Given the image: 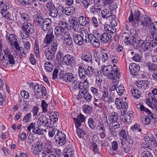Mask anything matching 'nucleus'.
<instances>
[{
    "mask_svg": "<svg viewBox=\"0 0 157 157\" xmlns=\"http://www.w3.org/2000/svg\"><path fill=\"white\" fill-rule=\"evenodd\" d=\"M102 73L104 75L108 77L109 79L113 80L120 78L119 71L118 70H114V68L111 65L101 66Z\"/></svg>",
    "mask_w": 157,
    "mask_h": 157,
    "instance_id": "1",
    "label": "nucleus"
},
{
    "mask_svg": "<svg viewBox=\"0 0 157 157\" xmlns=\"http://www.w3.org/2000/svg\"><path fill=\"white\" fill-rule=\"evenodd\" d=\"M136 107L138 110L142 111L144 114L147 115V116H142L140 120L144 124L146 125H148L150 123L151 120L154 118L153 113L142 105H137Z\"/></svg>",
    "mask_w": 157,
    "mask_h": 157,
    "instance_id": "2",
    "label": "nucleus"
},
{
    "mask_svg": "<svg viewBox=\"0 0 157 157\" xmlns=\"http://www.w3.org/2000/svg\"><path fill=\"white\" fill-rule=\"evenodd\" d=\"M133 32V33H132V34L134 36V38L133 40L135 42L133 46L135 48L138 49L141 47V49L144 51H146L148 50L151 46V42L149 41H146L145 42L144 41L141 40L138 35L136 34L135 32Z\"/></svg>",
    "mask_w": 157,
    "mask_h": 157,
    "instance_id": "3",
    "label": "nucleus"
},
{
    "mask_svg": "<svg viewBox=\"0 0 157 157\" xmlns=\"http://www.w3.org/2000/svg\"><path fill=\"white\" fill-rule=\"evenodd\" d=\"M89 83L87 79H85L82 82H80L78 84L79 91L82 94H83V98L87 101H90L92 98V96L88 93V88Z\"/></svg>",
    "mask_w": 157,
    "mask_h": 157,
    "instance_id": "4",
    "label": "nucleus"
},
{
    "mask_svg": "<svg viewBox=\"0 0 157 157\" xmlns=\"http://www.w3.org/2000/svg\"><path fill=\"white\" fill-rule=\"evenodd\" d=\"M32 85L33 87V90L37 98H40L43 95L45 96L46 95V89L43 85H39L37 84H35L33 83Z\"/></svg>",
    "mask_w": 157,
    "mask_h": 157,
    "instance_id": "5",
    "label": "nucleus"
},
{
    "mask_svg": "<svg viewBox=\"0 0 157 157\" xmlns=\"http://www.w3.org/2000/svg\"><path fill=\"white\" fill-rule=\"evenodd\" d=\"M134 31L136 33V34L138 35L136 30L131 29L130 31V33L132 36V37H130L129 34L126 32H124L123 33L121 36V38L124 41L125 44L132 45L135 43V41L133 40L134 38V36L132 35V33H133Z\"/></svg>",
    "mask_w": 157,
    "mask_h": 157,
    "instance_id": "6",
    "label": "nucleus"
},
{
    "mask_svg": "<svg viewBox=\"0 0 157 157\" xmlns=\"http://www.w3.org/2000/svg\"><path fill=\"white\" fill-rule=\"evenodd\" d=\"M59 78L60 79H62L67 82L73 83L77 80L76 76L70 72L65 73L64 74L61 72L59 73Z\"/></svg>",
    "mask_w": 157,
    "mask_h": 157,
    "instance_id": "7",
    "label": "nucleus"
},
{
    "mask_svg": "<svg viewBox=\"0 0 157 157\" xmlns=\"http://www.w3.org/2000/svg\"><path fill=\"white\" fill-rule=\"evenodd\" d=\"M55 143L58 147L62 146L65 144L66 141V135L61 131H58L54 137Z\"/></svg>",
    "mask_w": 157,
    "mask_h": 157,
    "instance_id": "8",
    "label": "nucleus"
},
{
    "mask_svg": "<svg viewBox=\"0 0 157 157\" xmlns=\"http://www.w3.org/2000/svg\"><path fill=\"white\" fill-rule=\"evenodd\" d=\"M66 22L63 21H60L58 26L56 27L55 30V33L56 37H60V35L65 32H68L65 30L66 29Z\"/></svg>",
    "mask_w": 157,
    "mask_h": 157,
    "instance_id": "9",
    "label": "nucleus"
},
{
    "mask_svg": "<svg viewBox=\"0 0 157 157\" xmlns=\"http://www.w3.org/2000/svg\"><path fill=\"white\" fill-rule=\"evenodd\" d=\"M3 53L2 54V59L6 60L7 62L10 64L13 65L15 63L13 53L11 52L8 49H5L3 51Z\"/></svg>",
    "mask_w": 157,
    "mask_h": 157,
    "instance_id": "10",
    "label": "nucleus"
},
{
    "mask_svg": "<svg viewBox=\"0 0 157 157\" xmlns=\"http://www.w3.org/2000/svg\"><path fill=\"white\" fill-rule=\"evenodd\" d=\"M46 6L50 16L52 18H55L57 16L58 10L52 1L48 2L46 4Z\"/></svg>",
    "mask_w": 157,
    "mask_h": 157,
    "instance_id": "11",
    "label": "nucleus"
},
{
    "mask_svg": "<svg viewBox=\"0 0 157 157\" xmlns=\"http://www.w3.org/2000/svg\"><path fill=\"white\" fill-rule=\"evenodd\" d=\"M21 28L23 30L25 31V35L28 36L32 35L35 31L33 26L29 22L23 23Z\"/></svg>",
    "mask_w": 157,
    "mask_h": 157,
    "instance_id": "12",
    "label": "nucleus"
},
{
    "mask_svg": "<svg viewBox=\"0 0 157 157\" xmlns=\"http://www.w3.org/2000/svg\"><path fill=\"white\" fill-rule=\"evenodd\" d=\"M52 21L49 18L44 19V22L41 26V29L44 31H50L53 30L52 26Z\"/></svg>",
    "mask_w": 157,
    "mask_h": 157,
    "instance_id": "13",
    "label": "nucleus"
},
{
    "mask_svg": "<svg viewBox=\"0 0 157 157\" xmlns=\"http://www.w3.org/2000/svg\"><path fill=\"white\" fill-rule=\"evenodd\" d=\"M90 38L89 39V42H90V44L94 47H98L100 45V39H99L98 37L99 34H97L96 36L94 34L90 33Z\"/></svg>",
    "mask_w": 157,
    "mask_h": 157,
    "instance_id": "14",
    "label": "nucleus"
},
{
    "mask_svg": "<svg viewBox=\"0 0 157 157\" xmlns=\"http://www.w3.org/2000/svg\"><path fill=\"white\" fill-rule=\"evenodd\" d=\"M98 38L100 39V41L103 44L109 43L112 39V36L110 34L104 33L102 35L99 34Z\"/></svg>",
    "mask_w": 157,
    "mask_h": 157,
    "instance_id": "15",
    "label": "nucleus"
},
{
    "mask_svg": "<svg viewBox=\"0 0 157 157\" xmlns=\"http://www.w3.org/2000/svg\"><path fill=\"white\" fill-rule=\"evenodd\" d=\"M130 74L133 76L138 75L140 69L139 65L136 63H132L129 67Z\"/></svg>",
    "mask_w": 157,
    "mask_h": 157,
    "instance_id": "16",
    "label": "nucleus"
},
{
    "mask_svg": "<svg viewBox=\"0 0 157 157\" xmlns=\"http://www.w3.org/2000/svg\"><path fill=\"white\" fill-rule=\"evenodd\" d=\"M35 144V147L32 149L31 151L34 155L40 157V155L43 149V144L39 142H37Z\"/></svg>",
    "mask_w": 157,
    "mask_h": 157,
    "instance_id": "17",
    "label": "nucleus"
},
{
    "mask_svg": "<svg viewBox=\"0 0 157 157\" xmlns=\"http://www.w3.org/2000/svg\"><path fill=\"white\" fill-rule=\"evenodd\" d=\"M52 152L53 151L51 146L49 144H46L42 151L40 155V157H47L46 156L52 154Z\"/></svg>",
    "mask_w": 157,
    "mask_h": 157,
    "instance_id": "18",
    "label": "nucleus"
},
{
    "mask_svg": "<svg viewBox=\"0 0 157 157\" xmlns=\"http://www.w3.org/2000/svg\"><path fill=\"white\" fill-rule=\"evenodd\" d=\"M62 61L66 65L70 66H71L75 62L73 56L69 54L64 56L62 59Z\"/></svg>",
    "mask_w": 157,
    "mask_h": 157,
    "instance_id": "19",
    "label": "nucleus"
},
{
    "mask_svg": "<svg viewBox=\"0 0 157 157\" xmlns=\"http://www.w3.org/2000/svg\"><path fill=\"white\" fill-rule=\"evenodd\" d=\"M48 117L45 116L43 115L40 117L38 121V123L40 126L43 127L44 128L48 127L49 125V122Z\"/></svg>",
    "mask_w": 157,
    "mask_h": 157,
    "instance_id": "20",
    "label": "nucleus"
},
{
    "mask_svg": "<svg viewBox=\"0 0 157 157\" xmlns=\"http://www.w3.org/2000/svg\"><path fill=\"white\" fill-rule=\"evenodd\" d=\"M63 40V43L67 45H70L72 43V40L68 32H65L60 35Z\"/></svg>",
    "mask_w": 157,
    "mask_h": 157,
    "instance_id": "21",
    "label": "nucleus"
},
{
    "mask_svg": "<svg viewBox=\"0 0 157 157\" xmlns=\"http://www.w3.org/2000/svg\"><path fill=\"white\" fill-rule=\"evenodd\" d=\"M92 143L91 144L90 148L95 151L98 150L97 147V144H98L99 137L97 134H94L92 137Z\"/></svg>",
    "mask_w": 157,
    "mask_h": 157,
    "instance_id": "22",
    "label": "nucleus"
},
{
    "mask_svg": "<svg viewBox=\"0 0 157 157\" xmlns=\"http://www.w3.org/2000/svg\"><path fill=\"white\" fill-rule=\"evenodd\" d=\"M152 22V20L149 16L145 15L141 17L140 24L143 26L149 27Z\"/></svg>",
    "mask_w": 157,
    "mask_h": 157,
    "instance_id": "23",
    "label": "nucleus"
},
{
    "mask_svg": "<svg viewBox=\"0 0 157 157\" xmlns=\"http://www.w3.org/2000/svg\"><path fill=\"white\" fill-rule=\"evenodd\" d=\"M34 22L36 25L38 27H40L42 23L44 22V18L40 14H37L33 16Z\"/></svg>",
    "mask_w": 157,
    "mask_h": 157,
    "instance_id": "24",
    "label": "nucleus"
},
{
    "mask_svg": "<svg viewBox=\"0 0 157 157\" xmlns=\"http://www.w3.org/2000/svg\"><path fill=\"white\" fill-rule=\"evenodd\" d=\"M53 30L48 31L44 39V42L47 44H49L52 41L55 37V36L53 34Z\"/></svg>",
    "mask_w": 157,
    "mask_h": 157,
    "instance_id": "25",
    "label": "nucleus"
},
{
    "mask_svg": "<svg viewBox=\"0 0 157 157\" xmlns=\"http://www.w3.org/2000/svg\"><path fill=\"white\" fill-rule=\"evenodd\" d=\"M81 59L88 63H93L92 54L90 52H84L82 56Z\"/></svg>",
    "mask_w": 157,
    "mask_h": 157,
    "instance_id": "26",
    "label": "nucleus"
},
{
    "mask_svg": "<svg viewBox=\"0 0 157 157\" xmlns=\"http://www.w3.org/2000/svg\"><path fill=\"white\" fill-rule=\"evenodd\" d=\"M72 36L73 41L75 44L79 45H82L83 44V39L81 34L74 33Z\"/></svg>",
    "mask_w": 157,
    "mask_h": 157,
    "instance_id": "27",
    "label": "nucleus"
},
{
    "mask_svg": "<svg viewBox=\"0 0 157 157\" xmlns=\"http://www.w3.org/2000/svg\"><path fill=\"white\" fill-rule=\"evenodd\" d=\"M86 68L84 67L83 65H79L78 68V73L80 79H83L86 78Z\"/></svg>",
    "mask_w": 157,
    "mask_h": 157,
    "instance_id": "28",
    "label": "nucleus"
},
{
    "mask_svg": "<svg viewBox=\"0 0 157 157\" xmlns=\"http://www.w3.org/2000/svg\"><path fill=\"white\" fill-rule=\"evenodd\" d=\"M86 75L89 78L97 75L95 69L91 66H89L86 68Z\"/></svg>",
    "mask_w": 157,
    "mask_h": 157,
    "instance_id": "29",
    "label": "nucleus"
},
{
    "mask_svg": "<svg viewBox=\"0 0 157 157\" xmlns=\"http://www.w3.org/2000/svg\"><path fill=\"white\" fill-rule=\"evenodd\" d=\"M80 34L83 39V42L84 41L86 43H89L90 33L89 34L88 32L86 30H82L80 32Z\"/></svg>",
    "mask_w": 157,
    "mask_h": 157,
    "instance_id": "30",
    "label": "nucleus"
},
{
    "mask_svg": "<svg viewBox=\"0 0 157 157\" xmlns=\"http://www.w3.org/2000/svg\"><path fill=\"white\" fill-rule=\"evenodd\" d=\"M132 116L128 114L124 113L121 115L120 119L121 120L126 124H130L132 121Z\"/></svg>",
    "mask_w": 157,
    "mask_h": 157,
    "instance_id": "31",
    "label": "nucleus"
},
{
    "mask_svg": "<svg viewBox=\"0 0 157 157\" xmlns=\"http://www.w3.org/2000/svg\"><path fill=\"white\" fill-rule=\"evenodd\" d=\"M99 98V99L95 98L93 102L94 104L96 107L102 108L103 106V104L105 103L106 101L104 100V99L100 97Z\"/></svg>",
    "mask_w": 157,
    "mask_h": 157,
    "instance_id": "32",
    "label": "nucleus"
},
{
    "mask_svg": "<svg viewBox=\"0 0 157 157\" xmlns=\"http://www.w3.org/2000/svg\"><path fill=\"white\" fill-rule=\"evenodd\" d=\"M148 81L147 80L140 81L136 83V85L140 89L146 90L149 87Z\"/></svg>",
    "mask_w": 157,
    "mask_h": 157,
    "instance_id": "33",
    "label": "nucleus"
},
{
    "mask_svg": "<svg viewBox=\"0 0 157 157\" xmlns=\"http://www.w3.org/2000/svg\"><path fill=\"white\" fill-rule=\"evenodd\" d=\"M119 126L120 125L119 124H118V125H115L113 126H109V130L110 131V133L113 136H117L118 134V130H119V129L120 128Z\"/></svg>",
    "mask_w": 157,
    "mask_h": 157,
    "instance_id": "34",
    "label": "nucleus"
},
{
    "mask_svg": "<svg viewBox=\"0 0 157 157\" xmlns=\"http://www.w3.org/2000/svg\"><path fill=\"white\" fill-rule=\"evenodd\" d=\"M46 59L48 60H52L55 57V53L52 52L50 48H47L45 49L44 52Z\"/></svg>",
    "mask_w": 157,
    "mask_h": 157,
    "instance_id": "35",
    "label": "nucleus"
},
{
    "mask_svg": "<svg viewBox=\"0 0 157 157\" xmlns=\"http://www.w3.org/2000/svg\"><path fill=\"white\" fill-rule=\"evenodd\" d=\"M79 24L82 26H85L89 23V17L85 16H80L78 18Z\"/></svg>",
    "mask_w": 157,
    "mask_h": 157,
    "instance_id": "36",
    "label": "nucleus"
},
{
    "mask_svg": "<svg viewBox=\"0 0 157 157\" xmlns=\"http://www.w3.org/2000/svg\"><path fill=\"white\" fill-rule=\"evenodd\" d=\"M104 29L107 33L111 34L115 33L116 31V28L109 24H105L104 26Z\"/></svg>",
    "mask_w": 157,
    "mask_h": 157,
    "instance_id": "37",
    "label": "nucleus"
},
{
    "mask_svg": "<svg viewBox=\"0 0 157 157\" xmlns=\"http://www.w3.org/2000/svg\"><path fill=\"white\" fill-rule=\"evenodd\" d=\"M108 119L109 121L112 123L117 122L118 120L117 114L115 112H112L110 113L108 116Z\"/></svg>",
    "mask_w": 157,
    "mask_h": 157,
    "instance_id": "38",
    "label": "nucleus"
},
{
    "mask_svg": "<svg viewBox=\"0 0 157 157\" xmlns=\"http://www.w3.org/2000/svg\"><path fill=\"white\" fill-rule=\"evenodd\" d=\"M75 10V8L73 6H70L64 9L63 12L67 16H70L73 14Z\"/></svg>",
    "mask_w": 157,
    "mask_h": 157,
    "instance_id": "39",
    "label": "nucleus"
},
{
    "mask_svg": "<svg viewBox=\"0 0 157 157\" xmlns=\"http://www.w3.org/2000/svg\"><path fill=\"white\" fill-rule=\"evenodd\" d=\"M82 109L84 113L86 114H89L92 113V107L90 105H84Z\"/></svg>",
    "mask_w": 157,
    "mask_h": 157,
    "instance_id": "40",
    "label": "nucleus"
},
{
    "mask_svg": "<svg viewBox=\"0 0 157 157\" xmlns=\"http://www.w3.org/2000/svg\"><path fill=\"white\" fill-rule=\"evenodd\" d=\"M112 14V12L107 9L103 10L101 12V15L103 18H108L111 16Z\"/></svg>",
    "mask_w": 157,
    "mask_h": 157,
    "instance_id": "41",
    "label": "nucleus"
},
{
    "mask_svg": "<svg viewBox=\"0 0 157 157\" xmlns=\"http://www.w3.org/2000/svg\"><path fill=\"white\" fill-rule=\"evenodd\" d=\"M77 133L78 137L81 139H83L84 136L86 137L87 136L86 132L81 128L77 129Z\"/></svg>",
    "mask_w": 157,
    "mask_h": 157,
    "instance_id": "42",
    "label": "nucleus"
},
{
    "mask_svg": "<svg viewBox=\"0 0 157 157\" xmlns=\"http://www.w3.org/2000/svg\"><path fill=\"white\" fill-rule=\"evenodd\" d=\"M6 40L11 46L13 45V42L17 40V38L13 34H10L9 36L6 35Z\"/></svg>",
    "mask_w": 157,
    "mask_h": 157,
    "instance_id": "43",
    "label": "nucleus"
},
{
    "mask_svg": "<svg viewBox=\"0 0 157 157\" xmlns=\"http://www.w3.org/2000/svg\"><path fill=\"white\" fill-rule=\"evenodd\" d=\"M140 12L139 10H136L135 11L134 17L135 21H134V23L135 24H140V20H141L140 19L141 18H140Z\"/></svg>",
    "mask_w": 157,
    "mask_h": 157,
    "instance_id": "44",
    "label": "nucleus"
},
{
    "mask_svg": "<svg viewBox=\"0 0 157 157\" xmlns=\"http://www.w3.org/2000/svg\"><path fill=\"white\" fill-rule=\"evenodd\" d=\"M102 6L99 5H95L92 6L90 9L91 12L94 13L96 12H100L101 10Z\"/></svg>",
    "mask_w": 157,
    "mask_h": 157,
    "instance_id": "45",
    "label": "nucleus"
},
{
    "mask_svg": "<svg viewBox=\"0 0 157 157\" xmlns=\"http://www.w3.org/2000/svg\"><path fill=\"white\" fill-rule=\"evenodd\" d=\"M64 56V54L61 51H58L56 55V59L59 64H61L63 62L62 59Z\"/></svg>",
    "mask_w": 157,
    "mask_h": 157,
    "instance_id": "46",
    "label": "nucleus"
},
{
    "mask_svg": "<svg viewBox=\"0 0 157 157\" xmlns=\"http://www.w3.org/2000/svg\"><path fill=\"white\" fill-rule=\"evenodd\" d=\"M88 124L89 127L92 130H94L96 126V122L92 118H90L88 120Z\"/></svg>",
    "mask_w": 157,
    "mask_h": 157,
    "instance_id": "47",
    "label": "nucleus"
},
{
    "mask_svg": "<svg viewBox=\"0 0 157 157\" xmlns=\"http://www.w3.org/2000/svg\"><path fill=\"white\" fill-rule=\"evenodd\" d=\"M1 13L6 19L9 20H10L9 12L7 11V8H5V9H2L1 10Z\"/></svg>",
    "mask_w": 157,
    "mask_h": 157,
    "instance_id": "48",
    "label": "nucleus"
},
{
    "mask_svg": "<svg viewBox=\"0 0 157 157\" xmlns=\"http://www.w3.org/2000/svg\"><path fill=\"white\" fill-rule=\"evenodd\" d=\"M45 69L48 72H51L53 69V65L50 62H46L44 64Z\"/></svg>",
    "mask_w": 157,
    "mask_h": 157,
    "instance_id": "49",
    "label": "nucleus"
},
{
    "mask_svg": "<svg viewBox=\"0 0 157 157\" xmlns=\"http://www.w3.org/2000/svg\"><path fill=\"white\" fill-rule=\"evenodd\" d=\"M58 131H59L58 129L54 127H49L48 134L49 137H52L54 136L56 133Z\"/></svg>",
    "mask_w": 157,
    "mask_h": 157,
    "instance_id": "50",
    "label": "nucleus"
},
{
    "mask_svg": "<svg viewBox=\"0 0 157 157\" xmlns=\"http://www.w3.org/2000/svg\"><path fill=\"white\" fill-rule=\"evenodd\" d=\"M118 145L116 141H114L112 143V149L110 148V150L109 153L112 155H114L115 153L113 152V151H115L118 148Z\"/></svg>",
    "mask_w": 157,
    "mask_h": 157,
    "instance_id": "51",
    "label": "nucleus"
},
{
    "mask_svg": "<svg viewBox=\"0 0 157 157\" xmlns=\"http://www.w3.org/2000/svg\"><path fill=\"white\" fill-rule=\"evenodd\" d=\"M148 67L149 70L152 73L157 72V64L149 63Z\"/></svg>",
    "mask_w": 157,
    "mask_h": 157,
    "instance_id": "52",
    "label": "nucleus"
},
{
    "mask_svg": "<svg viewBox=\"0 0 157 157\" xmlns=\"http://www.w3.org/2000/svg\"><path fill=\"white\" fill-rule=\"evenodd\" d=\"M20 14L21 20L24 22H28L30 20V17L28 14L20 13Z\"/></svg>",
    "mask_w": 157,
    "mask_h": 157,
    "instance_id": "53",
    "label": "nucleus"
},
{
    "mask_svg": "<svg viewBox=\"0 0 157 157\" xmlns=\"http://www.w3.org/2000/svg\"><path fill=\"white\" fill-rule=\"evenodd\" d=\"M36 127H35L33 129V132L36 134H42L44 133L43 130L39 128V127L40 126L36 124Z\"/></svg>",
    "mask_w": 157,
    "mask_h": 157,
    "instance_id": "54",
    "label": "nucleus"
},
{
    "mask_svg": "<svg viewBox=\"0 0 157 157\" xmlns=\"http://www.w3.org/2000/svg\"><path fill=\"white\" fill-rule=\"evenodd\" d=\"M48 104L44 100H42L41 103V107L44 113H45L48 111Z\"/></svg>",
    "mask_w": 157,
    "mask_h": 157,
    "instance_id": "55",
    "label": "nucleus"
},
{
    "mask_svg": "<svg viewBox=\"0 0 157 157\" xmlns=\"http://www.w3.org/2000/svg\"><path fill=\"white\" fill-rule=\"evenodd\" d=\"M90 91L97 98H100V96H101L100 94L99 93L98 90L97 88L92 87L90 88Z\"/></svg>",
    "mask_w": 157,
    "mask_h": 157,
    "instance_id": "56",
    "label": "nucleus"
},
{
    "mask_svg": "<svg viewBox=\"0 0 157 157\" xmlns=\"http://www.w3.org/2000/svg\"><path fill=\"white\" fill-rule=\"evenodd\" d=\"M141 152L140 157H153L152 153L148 151H143Z\"/></svg>",
    "mask_w": 157,
    "mask_h": 157,
    "instance_id": "57",
    "label": "nucleus"
},
{
    "mask_svg": "<svg viewBox=\"0 0 157 157\" xmlns=\"http://www.w3.org/2000/svg\"><path fill=\"white\" fill-rule=\"evenodd\" d=\"M91 23L92 25L95 28H97L99 26V22L95 17L92 18Z\"/></svg>",
    "mask_w": 157,
    "mask_h": 157,
    "instance_id": "58",
    "label": "nucleus"
},
{
    "mask_svg": "<svg viewBox=\"0 0 157 157\" xmlns=\"http://www.w3.org/2000/svg\"><path fill=\"white\" fill-rule=\"evenodd\" d=\"M17 1L24 7L29 5L32 2V0H17Z\"/></svg>",
    "mask_w": 157,
    "mask_h": 157,
    "instance_id": "59",
    "label": "nucleus"
},
{
    "mask_svg": "<svg viewBox=\"0 0 157 157\" xmlns=\"http://www.w3.org/2000/svg\"><path fill=\"white\" fill-rule=\"evenodd\" d=\"M131 91L132 96L136 98H138L140 97V92L138 90L136 89H132Z\"/></svg>",
    "mask_w": 157,
    "mask_h": 157,
    "instance_id": "60",
    "label": "nucleus"
},
{
    "mask_svg": "<svg viewBox=\"0 0 157 157\" xmlns=\"http://www.w3.org/2000/svg\"><path fill=\"white\" fill-rule=\"evenodd\" d=\"M124 91V87L122 85H120L116 89V92L119 95H122Z\"/></svg>",
    "mask_w": 157,
    "mask_h": 157,
    "instance_id": "61",
    "label": "nucleus"
},
{
    "mask_svg": "<svg viewBox=\"0 0 157 157\" xmlns=\"http://www.w3.org/2000/svg\"><path fill=\"white\" fill-rule=\"evenodd\" d=\"M153 25L155 26V30L156 32L155 34H153V39L154 40V43L155 44H157V21H155L153 22Z\"/></svg>",
    "mask_w": 157,
    "mask_h": 157,
    "instance_id": "62",
    "label": "nucleus"
},
{
    "mask_svg": "<svg viewBox=\"0 0 157 157\" xmlns=\"http://www.w3.org/2000/svg\"><path fill=\"white\" fill-rule=\"evenodd\" d=\"M140 128V126L138 124H136L132 126L131 128V129L132 131L135 132H140L141 129Z\"/></svg>",
    "mask_w": 157,
    "mask_h": 157,
    "instance_id": "63",
    "label": "nucleus"
},
{
    "mask_svg": "<svg viewBox=\"0 0 157 157\" xmlns=\"http://www.w3.org/2000/svg\"><path fill=\"white\" fill-rule=\"evenodd\" d=\"M148 28H149V31L151 33V34L152 35V37H153V34H155L156 31H155V26L153 25L152 22H151V24L150 25Z\"/></svg>",
    "mask_w": 157,
    "mask_h": 157,
    "instance_id": "64",
    "label": "nucleus"
}]
</instances>
